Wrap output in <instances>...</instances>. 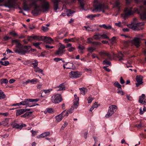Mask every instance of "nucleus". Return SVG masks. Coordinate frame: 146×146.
<instances>
[{
    "label": "nucleus",
    "instance_id": "obj_1",
    "mask_svg": "<svg viewBox=\"0 0 146 146\" xmlns=\"http://www.w3.org/2000/svg\"><path fill=\"white\" fill-rule=\"evenodd\" d=\"M31 4L34 6L32 13L34 16H37L42 11L47 13L50 8V4L46 0H31Z\"/></svg>",
    "mask_w": 146,
    "mask_h": 146
},
{
    "label": "nucleus",
    "instance_id": "obj_2",
    "mask_svg": "<svg viewBox=\"0 0 146 146\" xmlns=\"http://www.w3.org/2000/svg\"><path fill=\"white\" fill-rule=\"evenodd\" d=\"M12 43L16 44V48L14 49L15 53L21 55H25L26 53L29 50L31 47L29 46H23L20 42L19 40L18 39L12 40Z\"/></svg>",
    "mask_w": 146,
    "mask_h": 146
},
{
    "label": "nucleus",
    "instance_id": "obj_3",
    "mask_svg": "<svg viewBox=\"0 0 146 146\" xmlns=\"http://www.w3.org/2000/svg\"><path fill=\"white\" fill-rule=\"evenodd\" d=\"M137 20V19L136 18H134L133 19V22L131 23V24L127 25L128 27L135 31H140L142 30L143 27L142 26L144 25V23L139 22L136 24Z\"/></svg>",
    "mask_w": 146,
    "mask_h": 146
},
{
    "label": "nucleus",
    "instance_id": "obj_4",
    "mask_svg": "<svg viewBox=\"0 0 146 146\" xmlns=\"http://www.w3.org/2000/svg\"><path fill=\"white\" fill-rule=\"evenodd\" d=\"M94 9L93 10V11L95 10H97L99 12L102 11L103 13L105 12V10L108 8V7L104 4L100 3H98L94 5Z\"/></svg>",
    "mask_w": 146,
    "mask_h": 146
},
{
    "label": "nucleus",
    "instance_id": "obj_5",
    "mask_svg": "<svg viewBox=\"0 0 146 146\" xmlns=\"http://www.w3.org/2000/svg\"><path fill=\"white\" fill-rule=\"evenodd\" d=\"M61 95L59 94L53 95L51 97V101L55 104L59 103L62 101Z\"/></svg>",
    "mask_w": 146,
    "mask_h": 146
},
{
    "label": "nucleus",
    "instance_id": "obj_6",
    "mask_svg": "<svg viewBox=\"0 0 146 146\" xmlns=\"http://www.w3.org/2000/svg\"><path fill=\"white\" fill-rule=\"evenodd\" d=\"M117 109V106L115 105H113L110 106L109 107L108 112L106 115L105 117L106 118H108L111 116L116 111Z\"/></svg>",
    "mask_w": 146,
    "mask_h": 146
},
{
    "label": "nucleus",
    "instance_id": "obj_7",
    "mask_svg": "<svg viewBox=\"0 0 146 146\" xmlns=\"http://www.w3.org/2000/svg\"><path fill=\"white\" fill-rule=\"evenodd\" d=\"M65 46L61 44L58 50L55 52L56 55L59 56H62L65 52Z\"/></svg>",
    "mask_w": 146,
    "mask_h": 146
},
{
    "label": "nucleus",
    "instance_id": "obj_8",
    "mask_svg": "<svg viewBox=\"0 0 146 146\" xmlns=\"http://www.w3.org/2000/svg\"><path fill=\"white\" fill-rule=\"evenodd\" d=\"M28 41H31L33 40H36L38 41H42V36H28L27 37Z\"/></svg>",
    "mask_w": 146,
    "mask_h": 146
},
{
    "label": "nucleus",
    "instance_id": "obj_9",
    "mask_svg": "<svg viewBox=\"0 0 146 146\" xmlns=\"http://www.w3.org/2000/svg\"><path fill=\"white\" fill-rule=\"evenodd\" d=\"M140 38L135 37L131 41V43L133 45H135L136 47H138L140 46Z\"/></svg>",
    "mask_w": 146,
    "mask_h": 146
},
{
    "label": "nucleus",
    "instance_id": "obj_10",
    "mask_svg": "<svg viewBox=\"0 0 146 146\" xmlns=\"http://www.w3.org/2000/svg\"><path fill=\"white\" fill-rule=\"evenodd\" d=\"M80 75L79 72L77 71H72L69 73L70 77L72 79L79 78L80 76Z\"/></svg>",
    "mask_w": 146,
    "mask_h": 146
},
{
    "label": "nucleus",
    "instance_id": "obj_11",
    "mask_svg": "<svg viewBox=\"0 0 146 146\" xmlns=\"http://www.w3.org/2000/svg\"><path fill=\"white\" fill-rule=\"evenodd\" d=\"M100 55L101 56L102 58H103V56H107L109 60L111 59V57L110 54L105 51H102L99 53Z\"/></svg>",
    "mask_w": 146,
    "mask_h": 146
},
{
    "label": "nucleus",
    "instance_id": "obj_12",
    "mask_svg": "<svg viewBox=\"0 0 146 146\" xmlns=\"http://www.w3.org/2000/svg\"><path fill=\"white\" fill-rule=\"evenodd\" d=\"M66 110L63 111L60 114L56 116L55 118L56 119L55 121L56 122H58L62 120L63 117V115Z\"/></svg>",
    "mask_w": 146,
    "mask_h": 146
},
{
    "label": "nucleus",
    "instance_id": "obj_13",
    "mask_svg": "<svg viewBox=\"0 0 146 146\" xmlns=\"http://www.w3.org/2000/svg\"><path fill=\"white\" fill-rule=\"evenodd\" d=\"M136 80L137 83H136V85L137 87H138L140 85L143 84V77L141 76H137L136 77Z\"/></svg>",
    "mask_w": 146,
    "mask_h": 146
},
{
    "label": "nucleus",
    "instance_id": "obj_14",
    "mask_svg": "<svg viewBox=\"0 0 146 146\" xmlns=\"http://www.w3.org/2000/svg\"><path fill=\"white\" fill-rule=\"evenodd\" d=\"M140 8L143 11V13L141 15V18L142 20L146 19V7L144 8L143 6H141L140 7Z\"/></svg>",
    "mask_w": 146,
    "mask_h": 146
},
{
    "label": "nucleus",
    "instance_id": "obj_15",
    "mask_svg": "<svg viewBox=\"0 0 146 146\" xmlns=\"http://www.w3.org/2000/svg\"><path fill=\"white\" fill-rule=\"evenodd\" d=\"M52 41V40L50 37L42 36V41H43L46 43L50 44Z\"/></svg>",
    "mask_w": 146,
    "mask_h": 146
},
{
    "label": "nucleus",
    "instance_id": "obj_16",
    "mask_svg": "<svg viewBox=\"0 0 146 146\" xmlns=\"http://www.w3.org/2000/svg\"><path fill=\"white\" fill-rule=\"evenodd\" d=\"M56 90L57 91L64 90L65 89V86L64 83L60 84L58 86L55 88Z\"/></svg>",
    "mask_w": 146,
    "mask_h": 146
},
{
    "label": "nucleus",
    "instance_id": "obj_17",
    "mask_svg": "<svg viewBox=\"0 0 146 146\" xmlns=\"http://www.w3.org/2000/svg\"><path fill=\"white\" fill-rule=\"evenodd\" d=\"M52 1L53 3L54 10L56 12L58 8V3L60 1L59 0H52Z\"/></svg>",
    "mask_w": 146,
    "mask_h": 146
},
{
    "label": "nucleus",
    "instance_id": "obj_18",
    "mask_svg": "<svg viewBox=\"0 0 146 146\" xmlns=\"http://www.w3.org/2000/svg\"><path fill=\"white\" fill-rule=\"evenodd\" d=\"M65 11L66 12V13H62L61 15L65 16L66 15L68 16L69 17L75 12V11H71L70 9H66Z\"/></svg>",
    "mask_w": 146,
    "mask_h": 146
},
{
    "label": "nucleus",
    "instance_id": "obj_19",
    "mask_svg": "<svg viewBox=\"0 0 146 146\" xmlns=\"http://www.w3.org/2000/svg\"><path fill=\"white\" fill-rule=\"evenodd\" d=\"M124 13V17L125 18L132 14L133 12L132 10H129L127 8H126L125 10Z\"/></svg>",
    "mask_w": 146,
    "mask_h": 146
},
{
    "label": "nucleus",
    "instance_id": "obj_20",
    "mask_svg": "<svg viewBox=\"0 0 146 146\" xmlns=\"http://www.w3.org/2000/svg\"><path fill=\"white\" fill-rule=\"evenodd\" d=\"M4 6L5 7L10 8L14 7L15 4L14 2L9 1L7 3L5 4Z\"/></svg>",
    "mask_w": 146,
    "mask_h": 146
},
{
    "label": "nucleus",
    "instance_id": "obj_21",
    "mask_svg": "<svg viewBox=\"0 0 146 146\" xmlns=\"http://www.w3.org/2000/svg\"><path fill=\"white\" fill-rule=\"evenodd\" d=\"M26 127V125L25 124L22 123L21 124H18L16 123H14L13 124V128H22Z\"/></svg>",
    "mask_w": 146,
    "mask_h": 146
},
{
    "label": "nucleus",
    "instance_id": "obj_22",
    "mask_svg": "<svg viewBox=\"0 0 146 146\" xmlns=\"http://www.w3.org/2000/svg\"><path fill=\"white\" fill-rule=\"evenodd\" d=\"M71 2H73L76 0H71ZM79 3L81 8L83 9L84 8V5L85 4V1L84 0H78Z\"/></svg>",
    "mask_w": 146,
    "mask_h": 146
},
{
    "label": "nucleus",
    "instance_id": "obj_23",
    "mask_svg": "<svg viewBox=\"0 0 146 146\" xmlns=\"http://www.w3.org/2000/svg\"><path fill=\"white\" fill-rule=\"evenodd\" d=\"M66 47L68 48V50L69 52H72L75 49V47L72 46V44L71 43L67 44Z\"/></svg>",
    "mask_w": 146,
    "mask_h": 146
},
{
    "label": "nucleus",
    "instance_id": "obj_24",
    "mask_svg": "<svg viewBox=\"0 0 146 146\" xmlns=\"http://www.w3.org/2000/svg\"><path fill=\"white\" fill-rule=\"evenodd\" d=\"M30 99H26L24 100V101L20 102V104H21V105H26L29 104V102H30Z\"/></svg>",
    "mask_w": 146,
    "mask_h": 146
},
{
    "label": "nucleus",
    "instance_id": "obj_25",
    "mask_svg": "<svg viewBox=\"0 0 146 146\" xmlns=\"http://www.w3.org/2000/svg\"><path fill=\"white\" fill-rule=\"evenodd\" d=\"M24 109H20L16 110V115L17 116H18L25 112Z\"/></svg>",
    "mask_w": 146,
    "mask_h": 146
},
{
    "label": "nucleus",
    "instance_id": "obj_26",
    "mask_svg": "<svg viewBox=\"0 0 146 146\" xmlns=\"http://www.w3.org/2000/svg\"><path fill=\"white\" fill-rule=\"evenodd\" d=\"M100 27H103L104 28L107 30H109L112 29V27L111 26L109 25L107 26L105 24L100 25Z\"/></svg>",
    "mask_w": 146,
    "mask_h": 146
},
{
    "label": "nucleus",
    "instance_id": "obj_27",
    "mask_svg": "<svg viewBox=\"0 0 146 146\" xmlns=\"http://www.w3.org/2000/svg\"><path fill=\"white\" fill-rule=\"evenodd\" d=\"M76 37H74V38H71L70 39V38H66L64 40V41H65L66 43H68V42H76Z\"/></svg>",
    "mask_w": 146,
    "mask_h": 146
},
{
    "label": "nucleus",
    "instance_id": "obj_28",
    "mask_svg": "<svg viewBox=\"0 0 146 146\" xmlns=\"http://www.w3.org/2000/svg\"><path fill=\"white\" fill-rule=\"evenodd\" d=\"M79 89L81 93L83 95H84L87 92L88 90L87 88L83 87L82 88H80Z\"/></svg>",
    "mask_w": 146,
    "mask_h": 146
},
{
    "label": "nucleus",
    "instance_id": "obj_29",
    "mask_svg": "<svg viewBox=\"0 0 146 146\" xmlns=\"http://www.w3.org/2000/svg\"><path fill=\"white\" fill-rule=\"evenodd\" d=\"M100 35V34L97 33L93 36V38L95 40H100L101 39Z\"/></svg>",
    "mask_w": 146,
    "mask_h": 146
},
{
    "label": "nucleus",
    "instance_id": "obj_30",
    "mask_svg": "<svg viewBox=\"0 0 146 146\" xmlns=\"http://www.w3.org/2000/svg\"><path fill=\"white\" fill-rule=\"evenodd\" d=\"M117 56L119 59V61L123 60V57H124L123 55L121 52H119Z\"/></svg>",
    "mask_w": 146,
    "mask_h": 146
},
{
    "label": "nucleus",
    "instance_id": "obj_31",
    "mask_svg": "<svg viewBox=\"0 0 146 146\" xmlns=\"http://www.w3.org/2000/svg\"><path fill=\"white\" fill-rule=\"evenodd\" d=\"M34 71L36 72H39L41 73H42L43 72V70L37 66L34 68Z\"/></svg>",
    "mask_w": 146,
    "mask_h": 146
},
{
    "label": "nucleus",
    "instance_id": "obj_32",
    "mask_svg": "<svg viewBox=\"0 0 146 146\" xmlns=\"http://www.w3.org/2000/svg\"><path fill=\"white\" fill-rule=\"evenodd\" d=\"M8 118H6L4 120L2 121V125L3 126H5L7 125L8 123Z\"/></svg>",
    "mask_w": 146,
    "mask_h": 146
},
{
    "label": "nucleus",
    "instance_id": "obj_33",
    "mask_svg": "<svg viewBox=\"0 0 146 146\" xmlns=\"http://www.w3.org/2000/svg\"><path fill=\"white\" fill-rule=\"evenodd\" d=\"M6 96L3 92L0 90V100H2L5 98Z\"/></svg>",
    "mask_w": 146,
    "mask_h": 146
},
{
    "label": "nucleus",
    "instance_id": "obj_34",
    "mask_svg": "<svg viewBox=\"0 0 146 146\" xmlns=\"http://www.w3.org/2000/svg\"><path fill=\"white\" fill-rule=\"evenodd\" d=\"M145 95L144 94H142L141 96L139 97V102H142V100H145Z\"/></svg>",
    "mask_w": 146,
    "mask_h": 146
},
{
    "label": "nucleus",
    "instance_id": "obj_35",
    "mask_svg": "<svg viewBox=\"0 0 146 146\" xmlns=\"http://www.w3.org/2000/svg\"><path fill=\"white\" fill-rule=\"evenodd\" d=\"M31 64L33 65L32 67L35 68L37 66L38 62L37 60H35L34 61H33L32 62Z\"/></svg>",
    "mask_w": 146,
    "mask_h": 146
},
{
    "label": "nucleus",
    "instance_id": "obj_36",
    "mask_svg": "<svg viewBox=\"0 0 146 146\" xmlns=\"http://www.w3.org/2000/svg\"><path fill=\"white\" fill-rule=\"evenodd\" d=\"M78 101H75L74 102L73 106H72V107L73 108H74V109H76L78 107Z\"/></svg>",
    "mask_w": 146,
    "mask_h": 146
},
{
    "label": "nucleus",
    "instance_id": "obj_37",
    "mask_svg": "<svg viewBox=\"0 0 146 146\" xmlns=\"http://www.w3.org/2000/svg\"><path fill=\"white\" fill-rule=\"evenodd\" d=\"M100 37L101 39L102 38L103 39H107L110 40L109 37L105 34H100Z\"/></svg>",
    "mask_w": 146,
    "mask_h": 146
},
{
    "label": "nucleus",
    "instance_id": "obj_38",
    "mask_svg": "<svg viewBox=\"0 0 146 146\" xmlns=\"http://www.w3.org/2000/svg\"><path fill=\"white\" fill-rule=\"evenodd\" d=\"M23 9L25 11H27L29 9L28 5L25 3H24L23 4Z\"/></svg>",
    "mask_w": 146,
    "mask_h": 146
},
{
    "label": "nucleus",
    "instance_id": "obj_39",
    "mask_svg": "<svg viewBox=\"0 0 146 146\" xmlns=\"http://www.w3.org/2000/svg\"><path fill=\"white\" fill-rule=\"evenodd\" d=\"M0 62L2 65L5 66H7L9 64V62L7 61H5L4 62L1 61H0Z\"/></svg>",
    "mask_w": 146,
    "mask_h": 146
},
{
    "label": "nucleus",
    "instance_id": "obj_40",
    "mask_svg": "<svg viewBox=\"0 0 146 146\" xmlns=\"http://www.w3.org/2000/svg\"><path fill=\"white\" fill-rule=\"evenodd\" d=\"M103 64H106L107 65H111V62L105 59L103 61Z\"/></svg>",
    "mask_w": 146,
    "mask_h": 146
},
{
    "label": "nucleus",
    "instance_id": "obj_41",
    "mask_svg": "<svg viewBox=\"0 0 146 146\" xmlns=\"http://www.w3.org/2000/svg\"><path fill=\"white\" fill-rule=\"evenodd\" d=\"M0 82L1 84H6L8 83V80L7 79L5 78L1 79Z\"/></svg>",
    "mask_w": 146,
    "mask_h": 146
},
{
    "label": "nucleus",
    "instance_id": "obj_42",
    "mask_svg": "<svg viewBox=\"0 0 146 146\" xmlns=\"http://www.w3.org/2000/svg\"><path fill=\"white\" fill-rule=\"evenodd\" d=\"M119 5L120 3L118 1H117L115 2V7H116L119 10L120 9Z\"/></svg>",
    "mask_w": 146,
    "mask_h": 146
},
{
    "label": "nucleus",
    "instance_id": "obj_43",
    "mask_svg": "<svg viewBox=\"0 0 146 146\" xmlns=\"http://www.w3.org/2000/svg\"><path fill=\"white\" fill-rule=\"evenodd\" d=\"M114 85L115 86L117 87L118 88H120L121 87V86L117 82H115L114 83Z\"/></svg>",
    "mask_w": 146,
    "mask_h": 146
},
{
    "label": "nucleus",
    "instance_id": "obj_44",
    "mask_svg": "<svg viewBox=\"0 0 146 146\" xmlns=\"http://www.w3.org/2000/svg\"><path fill=\"white\" fill-rule=\"evenodd\" d=\"M50 134V133L49 132L47 131L45 132L42 134V135L43 136V138L46 136H47L48 135Z\"/></svg>",
    "mask_w": 146,
    "mask_h": 146
},
{
    "label": "nucleus",
    "instance_id": "obj_45",
    "mask_svg": "<svg viewBox=\"0 0 146 146\" xmlns=\"http://www.w3.org/2000/svg\"><path fill=\"white\" fill-rule=\"evenodd\" d=\"M40 44V43L39 42H36V43H33V45L35 46L36 47L39 48L40 49V48L39 47V45Z\"/></svg>",
    "mask_w": 146,
    "mask_h": 146
},
{
    "label": "nucleus",
    "instance_id": "obj_46",
    "mask_svg": "<svg viewBox=\"0 0 146 146\" xmlns=\"http://www.w3.org/2000/svg\"><path fill=\"white\" fill-rule=\"evenodd\" d=\"M30 80V82L33 84H36L37 81V79L35 78H33L32 80Z\"/></svg>",
    "mask_w": 146,
    "mask_h": 146
},
{
    "label": "nucleus",
    "instance_id": "obj_47",
    "mask_svg": "<svg viewBox=\"0 0 146 146\" xmlns=\"http://www.w3.org/2000/svg\"><path fill=\"white\" fill-rule=\"evenodd\" d=\"M47 112L49 113H51L53 112V110L51 108H49L46 109Z\"/></svg>",
    "mask_w": 146,
    "mask_h": 146
},
{
    "label": "nucleus",
    "instance_id": "obj_48",
    "mask_svg": "<svg viewBox=\"0 0 146 146\" xmlns=\"http://www.w3.org/2000/svg\"><path fill=\"white\" fill-rule=\"evenodd\" d=\"M117 93L119 94L122 95H123V92L122 91L121 88H119V89H118V91L117 92Z\"/></svg>",
    "mask_w": 146,
    "mask_h": 146
},
{
    "label": "nucleus",
    "instance_id": "obj_49",
    "mask_svg": "<svg viewBox=\"0 0 146 146\" xmlns=\"http://www.w3.org/2000/svg\"><path fill=\"white\" fill-rule=\"evenodd\" d=\"M39 100V99L36 98L35 99H31L29 100L30 102H37Z\"/></svg>",
    "mask_w": 146,
    "mask_h": 146
},
{
    "label": "nucleus",
    "instance_id": "obj_50",
    "mask_svg": "<svg viewBox=\"0 0 146 146\" xmlns=\"http://www.w3.org/2000/svg\"><path fill=\"white\" fill-rule=\"evenodd\" d=\"M52 90V89H50L47 90H44V92L45 94H48Z\"/></svg>",
    "mask_w": 146,
    "mask_h": 146
},
{
    "label": "nucleus",
    "instance_id": "obj_51",
    "mask_svg": "<svg viewBox=\"0 0 146 146\" xmlns=\"http://www.w3.org/2000/svg\"><path fill=\"white\" fill-rule=\"evenodd\" d=\"M92 43L93 44L95 45H100L101 44V43H100V42H95V41H94V42L92 41Z\"/></svg>",
    "mask_w": 146,
    "mask_h": 146
},
{
    "label": "nucleus",
    "instance_id": "obj_52",
    "mask_svg": "<svg viewBox=\"0 0 146 146\" xmlns=\"http://www.w3.org/2000/svg\"><path fill=\"white\" fill-rule=\"evenodd\" d=\"M86 17L88 18H90L91 19H92L94 18V15H89L87 16Z\"/></svg>",
    "mask_w": 146,
    "mask_h": 146
},
{
    "label": "nucleus",
    "instance_id": "obj_53",
    "mask_svg": "<svg viewBox=\"0 0 146 146\" xmlns=\"http://www.w3.org/2000/svg\"><path fill=\"white\" fill-rule=\"evenodd\" d=\"M29 112H26L24 115L21 116V117H27L29 116Z\"/></svg>",
    "mask_w": 146,
    "mask_h": 146
},
{
    "label": "nucleus",
    "instance_id": "obj_54",
    "mask_svg": "<svg viewBox=\"0 0 146 146\" xmlns=\"http://www.w3.org/2000/svg\"><path fill=\"white\" fill-rule=\"evenodd\" d=\"M94 50V49L92 47H89L88 48V51H89L90 53L93 52Z\"/></svg>",
    "mask_w": 146,
    "mask_h": 146
},
{
    "label": "nucleus",
    "instance_id": "obj_55",
    "mask_svg": "<svg viewBox=\"0 0 146 146\" xmlns=\"http://www.w3.org/2000/svg\"><path fill=\"white\" fill-rule=\"evenodd\" d=\"M48 28L46 27L42 26V29L44 31H46L48 30Z\"/></svg>",
    "mask_w": 146,
    "mask_h": 146
},
{
    "label": "nucleus",
    "instance_id": "obj_56",
    "mask_svg": "<svg viewBox=\"0 0 146 146\" xmlns=\"http://www.w3.org/2000/svg\"><path fill=\"white\" fill-rule=\"evenodd\" d=\"M87 100L88 101V103H90L92 102L93 100V99L91 97H89L88 98Z\"/></svg>",
    "mask_w": 146,
    "mask_h": 146
},
{
    "label": "nucleus",
    "instance_id": "obj_57",
    "mask_svg": "<svg viewBox=\"0 0 146 146\" xmlns=\"http://www.w3.org/2000/svg\"><path fill=\"white\" fill-rule=\"evenodd\" d=\"M74 109V108H73L71 107V108L69 110H68L69 112V113H72L73 112V111Z\"/></svg>",
    "mask_w": 146,
    "mask_h": 146
},
{
    "label": "nucleus",
    "instance_id": "obj_58",
    "mask_svg": "<svg viewBox=\"0 0 146 146\" xmlns=\"http://www.w3.org/2000/svg\"><path fill=\"white\" fill-rule=\"evenodd\" d=\"M78 48L79 50H83L84 49V47L80 45L78 47Z\"/></svg>",
    "mask_w": 146,
    "mask_h": 146
},
{
    "label": "nucleus",
    "instance_id": "obj_59",
    "mask_svg": "<svg viewBox=\"0 0 146 146\" xmlns=\"http://www.w3.org/2000/svg\"><path fill=\"white\" fill-rule=\"evenodd\" d=\"M120 82L121 84H123L125 82V81L123 80L122 77H120Z\"/></svg>",
    "mask_w": 146,
    "mask_h": 146
},
{
    "label": "nucleus",
    "instance_id": "obj_60",
    "mask_svg": "<svg viewBox=\"0 0 146 146\" xmlns=\"http://www.w3.org/2000/svg\"><path fill=\"white\" fill-rule=\"evenodd\" d=\"M45 47L47 49H50L53 48L54 47L52 46H50L48 45H45Z\"/></svg>",
    "mask_w": 146,
    "mask_h": 146
},
{
    "label": "nucleus",
    "instance_id": "obj_61",
    "mask_svg": "<svg viewBox=\"0 0 146 146\" xmlns=\"http://www.w3.org/2000/svg\"><path fill=\"white\" fill-rule=\"evenodd\" d=\"M74 97H75V101H78L79 100V97H78L76 95H75Z\"/></svg>",
    "mask_w": 146,
    "mask_h": 146
},
{
    "label": "nucleus",
    "instance_id": "obj_62",
    "mask_svg": "<svg viewBox=\"0 0 146 146\" xmlns=\"http://www.w3.org/2000/svg\"><path fill=\"white\" fill-rule=\"evenodd\" d=\"M87 39L88 43H92V41L93 40V39L92 38H88Z\"/></svg>",
    "mask_w": 146,
    "mask_h": 146
},
{
    "label": "nucleus",
    "instance_id": "obj_63",
    "mask_svg": "<svg viewBox=\"0 0 146 146\" xmlns=\"http://www.w3.org/2000/svg\"><path fill=\"white\" fill-rule=\"evenodd\" d=\"M11 37H9L8 36H6L4 37V39L5 41H7Z\"/></svg>",
    "mask_w": 146,
    "mask_h": 146
},
{
    "label": "nucleus",
    "instance_id": "obj_64",
    "mask_svg": "<svg viewBox=\"0 0 146 146\" xmlns=\"http://www.w3.org/2000/svg\"><path fill=\"white\" fill-rule=\"evenodd\" d=\"M115 25L118 26V27H121V22H119L118 23H115Z\"/></svg>",
    "mask_w": 146,
    "mask_h": 146
}]
</instances>
